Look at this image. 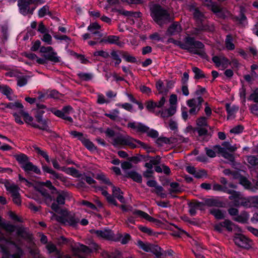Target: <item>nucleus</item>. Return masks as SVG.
<instances>
[{
    "mask_svg": "<svg viewBox=\"0 0 258 258\" xmlns=\"http://www.w3.org/2000/svg\"><path fill=\"white\" fill-rule=\"evenodd\" d=\"M144 133H146L148 136L152 138H156L158 137L159 135V134L157 131L153 129H150L148 126H147L146 131H144Z\"/></svg>",
    "mask_w": 258,
    "mask_h": 258,
    "instance_id": "55",
    "label": "nucleus"
},
{
    "mask_svg": "<svg viewBox=\"0 0 258 258\" xmlns=\"http://www.w3.org/2000/svg\"><path fill=\"white\" fill-rule=\"evenodd\" d=\"M98 248V245L95 242H92L89 247L81 244H79L77 246V248L79 250L82 251L85 253H89L93 250H97Z\"/></svg>",
    "mask_w": 258,
    "mask_h": 258,
    "instance_id": "14",
    "label": "nucleus"
},
{
    "mask_svg": "<svg viewBox=\"0 0 258 258\" xmlns=\"http://www.w3.org/2000/svg\"><path fill=\"white\" fill-rule=\"evenodd\" d=\"M34 148L35 151L37 152V153H38V154L42 156L44 158H45L47 162H50V160L49 159V156L45 151L42 150L40 148L37 146H34Z\"/></svg>",
    "mask_w": 258,
    "mask_h": 258,
    "instance_id": "45",
    "label": "nucleus"
},
{
    "mask_svg": "<svg viewBox=\"0 0 258 258\" xmlns=\"http://www.w3.org/2000/svg\"><path fill=\"white\" fill-rule=\"evenodd\" d=\"M100 26L97 23L90 24L87 28V30L90 31L92 34L97 36L96 39H99L103 36L102 33L99 31Z\"/></svg>",
    "mask_w": 258,
    "mask_h": 258,
    "instance_id": "13",
    "label": "nucleus"
},
{
    "mask_svg": "<svg viewBox=\"0 0 258 258\" xmlns=\"http://www.w3.org/2000/svg\"><path fill=\"white\" fill-rule=\"evenodd\" d=\"M230 194L231 195L229 197V199L233 201V205L236 207H239L242 195L238 191L232 190H231Z\"/></svg>",
    "mask_w": 258,
    "mask_h": 258,
    "instance_id": "17",
    "label": "nucleus"
},
{
    "mask_svg": "<svg viewBox=\"0 0 258 258\" xmlns=\"http://www.w3.org/2000/svg\"><path fill=\"white\" fill-rule=\"evenodd\" d=\"M169 43H174L179 46L183 49L187 50L190 53L198 54L203 57H204L205 53L204 51V45L200 41H196L194 38L186 37L183 42L177 41L172 38L168 40Z\"/></svg>",
    "mask_w": 258,
    "mask_h": 258,
    "instance_id": "1",
    "label": "nucleus"
},
{
    "mask_svg": "<svg viewBox=\"0 0 258 258\" xmlns=\"http://www.w3.org/2000/svg\"><path fill=\"white\" fill-rule=\"evenodd\" d=\"M151 16L153 20L159 25L162 26L170 21L168 13L158 5L150 6Z\"/></svg>",
    "mask_w": 258,
    "mask_h": 258,
    "instance_id": "2",
    "label": "nucleus"
},
{
    "mask_svg": "<svg viewBox=\"0 0 258 258\" xmlns=\"http://www.w3.org/2000/svg\"><path fill=\"white\" fill-rule=\"evenodd\" d=\"M193 72L195 73L196 79H200L205 78V76L203 74V72L197 67H193L192 68Z\"/></svg>",
    "mask_w": 258,
    "mask_h": 258,
    "instance_id": "56",
    "label": "nucleus"
},
{
    "mask_svg": "<svg viewBox=\"0 0 258 258\" xmlns=\"http://www.w3.org/2000/svg\"><path fill=\"white\" fill-rule=\"evenodd\" d=\"M249 218V215L246 212H242L240 215H237L236 217L233 218V220L238 222L244 223H246Z\"/></svg>",
    "mask_w": 258,
    "mask_h": 258,
    "instance_id": "32",
    "label": "nucleus"
},
{
    "mask_svg": "<svg viewBox=\"0 0 258 258\" xmlns=\"http://www.w3.org/2000/svg\"><path fill=\"white\" fill-rule=\"evenodd\" d=\"M203 1L205 5L209 8L214 13H218L220 11L219 7L211 2V0Z\"/></svg>",
    "mask_w": 258,
    "mask_h": 258,
    "instance_id": "39",
    "label": "nucleus"
},
{
    "mask_svg": "<svg viewBox=\"0 0 258 258\" xmlns=\"http://www.w3.org/2000/svg\"><path fill=\"white\" fill-rule=\"evenodd\" d=\"M137 245L140 248L143 249L146 252H149L150 251V246L151 245V244L148 243V242H144L141 240H139L137 241Z\"/></svg>",
    "mask_w": 258,
    "mask_h": 258,
    "instance_id": "46",
    "label": "nucleus"
},
{
    "mask_svg": "<svg viewBox=\"0 0 258 258\" xmlns=\"http://www.w3.org/2000/svg\"><path fill=\"white\" fill-rule=\"evenodd\" d=\"M176 112V106L170 105L168 108H165L159 111L160 117L163 118H167L173 115Z\"/></svg>",
    "mask_w": 258,
    "mask_h": 258,
    "instance_id": "12",
    "label": "nucleus"
},
{
    "mask_svg": "<svg viewBox=\"0 0 258 258\" xmlns=\"http://www.w3.org/2000/svg\"><path fill=\"white\" fill-rule=\"evenodd\" d=\"M196 123L198 127H208L207 118L204 116L198 118L196 120Z\"/></svg>",
    "mask_w": 258,
    "mask_h": 258,
    "instance_id": "53",
    "label": "nucleus"
},
{
    "mask_svg": "<svg viewBox=\"0 0 258 258\" xmlns=\"http://www.w3.org/2000/svg\"><path fill=\"white\" fill-rule=\"evenodd\" d=\"M239 107L236 105H231L229 104H226V109L228 113V118L234 117L236 113L238 111Z\"/></svg>",
    "mask_w": 258,
    "mask_h": 258,
    "instance_id": "28",
    "label": "nucleus"
},
{
    "mask_svg": "<svg viewBox=\"0 0 258 258\" xmlns=\"http://www.w3.org/2000/svg\"><path fill=\"white\" fill-rule=\"evenodd\" d=\"M14 157L20 165L21 168L29 161V158L24 154L20 153L16 154L14 155Z\"/></svg>",
    "mask_w": 258,
    "mask_h": 258,
    "instance_id": "26",
    "label": "nucleus"
},
{
    "mask_svg": "<svg viewBox=\"0 0 258 258\" xmlns=\"http://www.w3.org/2000/svg\"><path fill=\"white\" fill-rule=\"evenodd\" d=\"M160 162V157L156 156V157H151L149 162H146L145 167L147 168L153 169L154 165H156Z\"/></svg>",
    "mask_w": 258,
    "mask_h": 258,
    "instance_id": "31",
    "label": "nucleus"
},
{
    "mask_svg": "<svg viewBox=\"0 0 258 258\" xmlns=\"http://www.w3.org/2000/svg\"><path fill=\"white\" fill-rule=\"evenodd\" d=\"M182 31L180 25L177 22L172 24L168 28L166 32L167 35H175L179 34Z\"/></svg>",
    "mask_w": 258,
    "mask_h": 258,
    "instance_id": "16",
    "label": "nucleus"
},
{
    "mask_svg": "<svg viewBox=\"0 0 258 258\" xmlns=\"http://www.w3.org/2000/svg\"><path fill=\"white\" fill-rule=\"evenodd\" d=\"M20 114L24 117V119L26 123H28L30 125L32 123H33L32 122L33 120V117L30 116L29 114L27 112H25L24 109L22 110L20 112Z\"/></svg>",
    "mask_w": 258,
    "mask_h": 258,
    "instance_id": "51",
    "label": "nucleus"
},
{
    "mask_svg": "<svg viewBox=\"0 0 258 258\" xmlns=\"http://www.w3.org/2000/svg\"><path fill=\"white\" fill-rule=\"evenodd\" d=\"M92 233L95 234L99 238L117 241L121 237V234L117 233L115 235L109 229H103L102 230H92Z\"/></svg>",
    "mask_w": 258,
    "mask_h": 258,
    "instance_id": "4",
    "label": "nucleus"
},
{
    "mask_svg": "<svg viewBox=\"0 0 258 258\" xmlns=\"http://www.w3.org/2000/svg\"><path fill=\"white\" fill-rule=\"evenodd\" d=\"M127 126L138 132H144L147 130V126L141 122H130Z\"/></svg>",
    "mask_w": 258,
    "mask_h": 258,
    "instance_id": "18",
    "label": "nucleus"
},
{
    "mask_svg": "<svg viewBox=\"0 0 258 258\" xmlns=\"http://www.w3.org/2000/svg\"><path fill=\"white\" fill-rule=\"evenodd\" d=\"M203 101L204 100L201 96L188 100L186 104L190 108L189 113L190 114L196 115L200 110Z\"/></svg>",
    "mask_w": 258,
    "mask_h": 258,
    "instance_id": "5",
    "label": "nucleus"
},
{
    "mask_svg": "<svg viewBox=\"0 0 258 258\" xmlns=\"http://www.w3.org/2000/svg\"><path fill=\"white\" fill-rule=\"evenodd\" d=\"M230 152L227 151H220L219 154H220L225 158L228 159L230 161H232L234 159L232 154L229 153Z\"/></svg>",
    "mask_w": 258,
    "mask_h": 258,
    "instance_id": "63",
    "label": "nucleus"
},
{
    "mask_svg": "<svg viewBox=\"0 0 258 258\" xmlns=\"http://www.w3.org/2000/svg\"><path fill=\"white\" fill-rule=\"evenodd\" d=\"M248 163L252 166L258 165V158L254 156H248L247 157Z\"/></svg>",
    "mask_w": 258,
    "mask_h": 258,
    "instance_id": "60",
    "label": "nucleus"
},
{
    "mask_svg": "<svg viewBox=\"0 0 258 258\" xmlns=\"http://www.w3.org/2000/svg\"><path fill=\"white\" fill-rule=\"evenodd\" d=\"M188 9L192 13L194 18L197 21H202L203 20V18H204V14L196 8L194 4L189 5Z\"/></svg>",
    "mask_w": 258,
    "mask_h": 258,
    "instance_id": "21",
    "label": "nucleus"
},
{
    "mask_svg": "<svg viewBox=\"0 0 258 258\" xmlns=\"http://www.w3.org/2000/svg\"><path fill=\"white\" fill-rule=\"evenodd\" d=\"M121 53L118 51L112 50L110 52V56L113 62V66L117 67L121 62V59L120 57L119 54Z\"/></svg>",
    "mask_w": 258,
    "mask_h": 258,
    "instance_id": "27",
    "label": "nucleus"
},
{
    "mask_svg": "<svg viewBox=\"0 0 258 258\" xmlns=\"http://www.w3.org/2000/svg\"><path fill=\"white\" fill-rule=\"evenodd\" d=\"M217 146H218V145H215V146H213L212 148H206L205 151L206 152V154L209 157H211V158H213V157H216V153H219V152H220V150H218V149H216V147Z\"/></svg>",
    "mask_w": 258,
    "mask_h": 258,
    "instance_id": "41",
    "label": "nucleus"
},
{
    "mask_svg": "<svg viewBox=\"0 0 258 258\" xmlns=\"http://www.w3.org/2000/svg\"><path fill=\"white\" fill-rule=\"evenodd\" d=\"M194 176L197 178L206 177L207 176V173L205 170H196Z\"/></svg>",
    "mask_w": 258,
    "mask_h": 258,
    "instance_id": "62",
    "label": "nucleus"
},
{
    "mask_svg": "<svg viewBox=\"0 0 258 258\" xmlns=\"http://www.w3.org/2000/svg\"><path fill=\"white\" fill-rule=\"evenodd\" d=\"M81 141L88 150L91 151H94L96 150V148L93 143L85 137H82Z\"/></svg>",
    "mask_w": 258,
    "mask_h": 258,
    "instance_id": "33",
    "label": "nucleus"
},
{
    "mask_svg": "<svg viewBox=\"0 0 258 258\" xmlns=\"http://www.w3.org/2000/svg\"><path fill=\"white\" fill-rule=\"evenodd\" d=\"M79 77L83 81H88L91 80L93 77L92 73L80 72L78 74Z\"/></svg>",
    "mask_w": 258,
    "mask_h": 258,
    "instance_id": "50",
    "label": "nucleus"
},
{
    "mask_svg": "<svg viewBox=\"0 0 258 258\" xmlns=\"http://www.w3.org/2000/svg\"><path fill=\"white\" fill-rule=\"evenodd\" d=\"M146 108L150 111H153L154 109L157 107L155 102L153 100H149L146 103Z\"/></svg>",
    "mask_w": 258,
    "mask_h": 258,
    "instance_id": "61",
    "label": "nucleus"
},
{
    "mask_svg": "<svg viewBox=\"0 0 258 258\" xmlns=\"http://www.w3.org/2000/svg\"><path fill=\"white\" fill-rule=\"evenodd\" d=\"M233 240L237 245L244 248H249L252 244L251 241L242 234H236Z\"/></svg>",
    "mask_w": 258,
    "mask_h": 258,
    "instance_id": "7",
    "label": "nucleus"
},
{
    "mask_svg": "<svg viewBox=\"0 0 258 258\" xmlns=\"http://www.w3.org/2000/svg\"><path fill=\"white\" fill-rule=\"evenodd\" d=\"M119 37L115 35L107 36L100 40V42L109 44H115L120 47L122 46L123 43L119 41Z\"/></svg>",
    "mask_w": 258,
    "mask_h": 258,
    "instance_id": "15",
    "label": "nucleus"
},
{
    "mask_svg": "<svg viewBox=\"0 0 258 258\" xmlns=\"http://www.w3.org/2000/svg\"><path fill=\"white\" fill-rule=\"evenodd\" d=\"M122 57L125 61L130 62H136L137 59L134 56L130 55L127 52H124L122 53Z\"/></svg>",
    "mask_w": 258,
    "mask_h": 258,
    "instance_id": "59",
    "label": "nucleus"
},
{
    "mask_svg": "<svg viewBox=\"0 0 258 258\" xmlns=\"http://www.w3.org/2000/svg\"><path fill=\"white\" fill-rule=\"evenodd\" d=\"M22 168L27 173L33 172L38 174L41 173L40 170L30 161L23 166Z\"/></svg>",
    "mask_w": 258,
    "mask_h": 258,
    "instance_id": "19",
    "label": "nucleus"
},
{
    "mask_svg": "<svg viewBox=\"0 0 258 258\" xmlns=\"http://www.w3.org/2000/svg\"><path fill=\"white\" fill-rule=\"evenodd\" d=\"M52 112L58 117L73 122V118L69 115L74 112V109L70 105L64 106L61 110H53Z\"/></svg>",
    "mask_w": 258,
    "mask_h": 258,
    "instance_id": "6",
    "label": "nucleus"
},
{
    "mask_svg": "<svg viewBox=\"0 0 258 258\" xmlns=\"http://www.w3.org/2000/svg\"><path fill=\"white\" fill-rule=\"evenodd\" d=\"M119 113V111L117 109H115L112 110L109 113H105V115L114 120L118 118Z\"/></svg>",
    "mask_w": 258,
    "mask_h": 258,
    "instance_id": "49",
    "label": "nucleus"
},
{
    "mask_svg": "<svg viewBox=\"0 0 258 258\" xmlns=\"http://www.w3.org/2000/svg\"><path fill=\"white\" fill-rule=\"evenodd\" d=\"M112 187V195L117 198L121 203H124L125 200L123 197V192L119 187L114 186L112 184L110 185Z\"/></svg>",
    "mask_w": 258,
    "mask_h": 258,
    "instance_id": "22",
    "label": "nucleus"
},
{
    "mask_svg": "<svg viewBox=\"0 0 258 258\" xmlns=\"http://www.w3.org/2000/svg\"><path fill=\"white\" fill-rule=\"evenodd\" d=\"M150 249L149 252L154 253L157 258L162 255L161 248L157 245L151 244Z\"/></svg>",
    "mask_w": 258,
    "mask_h": 258,
    "instance_id": "43",
    "label": "nucleus"
},
{
    "mask_svg": "<svg viewBox=\"0 0 258 258\" xmlns=\"http://www.w3.org/2000/svg\"><path fill=\"white\" fill-rule=\"evenodd\" d=\"M49 121L46 120L45 119H43L42 121L39 123V125L36 124V123H32L31 125L35 128H38L40 130L48 131V123Z\"/></svg>",
    "mask_w": 258,
    "mask_h": 258,
    "instance_id": "34",
    "label": "nucleus"
},
{
    "mask_svg": "<svg viewBox=\"0 0 258 258\" xmlns=\"http://www.w3.org/2000/svg\"><path fill=\"white\" fill-rule=\"evenodd\" d=\"M222 146V147H221L218 145V146L216 147V149L220 150V151H227L230 152H232L235 151L237 148L235 145L232 146L227 142H224Z\"/></svg>",
    "mask_w": 258,
    "mask_h": 258,
    "instance_id": "25",
    "label": "nucleus"
},
{
    "mask_svg": "<svg viewBox=\"0 0 258 258\" xmlns=\"http://www.w3.org/2000/svg\"><path fill=\"white\" fill-rule=\"evenodd\" d=\"M0 226L8 232H12L15 230V226L9 223L4 222L2 221L0 223Z\"/></svg>",
    "mask_w": 258,
    "mask_h": 258,
    "instance_id": "48",
    "label": "nucleus"
},
{
    "mask_svg": "<svg viewBox=\"0 0 258 258\" xmlns=\"http://www.w3.org/2000/svg\"><path fill=\"white\" fill-rule=\"evenodd\" d=\"M128 176L133 179L134 181L138 182L142 181V176L135 171H132L128 173Z\"/></svg>",
    "mask_w": 258,
    "mask_h": 258,
    "instance_id": "44",
    "label": "nucleus"
},
{
    "mask_svg": "<svg viewBox=\"0 0 258 258\" xmlns=\"http://www.w3.org/2000/svg\"><path fill=\"white\" fill-rule=\"evenodd\" d=\"M46 14L51 15L49 11V7L47 5L44 6L38 11V16L39 17H43Z\"/></svg>",
    "mask_w": 258,
    "mask_h": 258,
    "instance_id": "54",
    "label": "nucleus"
},
{
    "mask_svg": "<svg viewBox=\"0 0 258 258\" xmlns=\"http://www.w3.org/2000/svg\"><path fill=\"white\" fill-rule=\"evenodd\" d=\"M133 214L138 217L143 218L150 222H152L157 225H159L161 222L156 219L151 217L148 214L141 210H135L133 212Z\"/></svg>",
    "mask_w": 258,
    "mask_h": 258,
    "instance_id": "11",
    "label": "nucleus"
},
{
    "mask_svg": "<svg viewBox=\"0 0 258 258\" xmlns=\"http://www.w3.org/2000/svg\"><path fill=\"white\" fill-rule=\"evenodd\" d=\"M213 189L216 191H221L225 192L231 193V190L228 189L226 186H222L217 183L214 184Z\"/></svg>",
    "mask_w": 258,
    "mask_h": 258,
    "instance_id": "52",
    "label": "nucleus"
},
{
    "mask_svg": "<svg viewBox=\"0 0 258 258\" xmlns=\"http://www.w3.org/2000/svg\"><path fill=\"white\" fill-rule=\"evenodd\" d=\"M44 57L46 59L54 62H59L60 61L59 57L57 56L56 53L52 51L48 54H45Z\"/></svg>",
    "mask_w": 258,
    "mask_h": 258,
    "instance_id": "42",
    "label": "nucleus"
},
{
    "mask_svg": "<svg viewBox=\"0 0 258 258\" xmlns=\"http://www.w3.org/2000/svg\"><path fill=\"white\" fill-rule=\"evenodd\" d=\"M96 178L102 181V182L108 185H111L112 183L110 181L109 179L103 173H98L96 175Z\"/></svg>",
    "mask_w": 258,
    "mask_h": 258,
    "instance_id": "47",
    "label": "nucleus"
},
{
    "mask_svg": "<svg viewBox=\"0 0 258 258\" xmlns=\"http://www.w3.org/2000/svg\"><path fill=\"white\" fill-rule=\"evenodd\" d=\"M7 190L11 194L12 197L20 195L19 188L15 184L6 185Z\"/></svg>",
    "mask_w": 258,
    "mask_h": 258,
    "instance_id": "38",
    "label": "nucleus"
},
{
    "mask_svg": "<svg viewBox=\"0 0 258 258\" xmlns=\"http://www.w3.org/2000/svg\"><path fill=\"white\" fill-rule=\"evenodd\" d=\"M240 206L246 208L255 207L254 197L244 198L242 196L239 204V206Z\"/></svg>",
    "mask_w": 258,
    "mask_h": 258,
    "instance_id": "20",
    "label": "nucleus"
},
{
    "mask_svg": "<svg viewBox=\"0 0 258 258\" xmlns=\"http://www.w3.org/2000/svg\"><path fill=\"white\" fill-rule=\"evenodd\" d=\"M44 3L43 0H19L18 2V6L19 8L20 13L23 15H26L28 14L32 13L33 9L32 11L30 10L29 5L32 4L37 3L42 4Z\"/></svg>",
    "mask_w": 258,
    "mask_h": 258,
    "instance_id": "3",
    "label": "nucleus"
},
{
    "mask_svg": "<svg viewBox=\"0 0 258 258\" xmlns=\"http://www.w3.org/2000/svg\"><path fill=\"white\" fill-rule=\"evenodd\" d=\"M225 44L226 49L229 50H233L235 49V45L233 43V39L230 35H228L226 36Z\"/></svg>",
    "mask_w": 258,
    "mask_h": 258,
    "instance_id": "36",
    "label": "nucleus"
},
{
    "mask_svg": "<svg viewBox=\"0 0 258 258\" xmlns=\"http://www.w3.org/2000/svg\"><path fill=\"white\" fill-rule=\"evenodd\" d=\"M223 227L226 228V229L229 231H232L233 230L236 231L237 232H241L240 228L237 225L233 223L231 221L228 220H225L223 222Z\"/></svg>",
    "mask_w": 258,
    "mask_h": 258,
    "instance_id": "24",
    "label": "nucleus"
},
{
    "mask_svg": "<svg viewBox=\"0 0 258 258\" xmlns=\"http://www.w3.org/2000/svg\"><path fill=\"white\" fill-rule=\"evenodd\" d=\"M212 60L217 67L221 68L222 70L227 68L230 64L229 60L223 56H214Z\"/></svg>",
    "mask_w": 258,
    "mask_h": 258,
    "instance_id": "10",
    "label": "nucleus"
},
{
    "mask_svg": "<svg viewBox=\"0 0 258 258\" xmlns=\"http://www.w3.org/2000/svg\"><path fill=\"white\" fill-rule=\"evenodd\" d=\"M56 220L64 225H69L72 226H75L80 221L79 218L72 215L58 216L56 217Z\"/></svg>",
    "mask_w": 258,
    "mask_h": 258,
    "instance_id": "8",
    "label": "nucleus"
},
{
    "mask_svg": "<svg viewBox=\"0 0 258 258\" xmlns=\"http://www.w3.org/2000/svg\"><path fill=\"white\" fill-rule=\"evenodd\" d=\"M93 55L95 56H100L104 58H107L109 56V53L103 50H96L93 53Z\"/></svg>",
    "mask_w": 258,
    "mask_h": 258,
    "instance_id": "57",
    "label": "nucleus"
},
{
    "mask_svg": "<svg viewBox=\"0 0 258 258\" xmlns=\"http://www.w3.org/2000/svg\"><path fill=\"white\" fill-rule=\"evenodd\" d=\"M156 87L159 93L163 94H166L168 92L166 85L161 80H158L156 84Z\"/></svg>",
    "mask_w": 258,
    "mask_h": 258,
    "instance_id": "35",
    "label": "nucleus"
},
{
    "mask_svg": "<svg viewBox=\"0 0 258 258\" xmlns=\"http://www.w3.org/2000/svg\"><path fill=\"white\" fill-rule=\"evenodd\" d=\"M169 191L171 193H178L182 191V188L177 182H173L170 183Z\"/></svg>",
    "mask_w": 258,
    "mask_h": 258,
    "instance_id": "40",
    "label": "nucleus"
},
{
    "mask_svg": "<svg viewBox=\"0 0 258 258\" xmlns=\"http://www.w3.org/2000/svg\"><path fill=\"white\" fill-rule=\"evenodd\" d=\"M210 213L217 219H222L224 218L225 212L216 208H211Z\"/></svg>",
    "mask_w": 258,
    "mask_h": 258,
    "instance_id": "30",
    "label": "nucleus"
},
{
    "mask_svg": "<svg viewBox=\"0 0 258 258\" xmlns=\"http://www.w3.org/2000/svg\"><path fill=\"white\" fill-rule=\"evenodd\" d=\"M1 92L6 95L9 100L12 101L16 98V96L14 95L12 90L7 85H3Z\"/></svg>",
    "mask_w": 258,
    "mask_h": 258,
    "instance_id": "23",
    "label": "nucleus"
},
{
    "mask_svg": "<svg viewBox=\"0 0 258 258\" xmlns=\"http://www.w3.org/2000/svg\"><path fill=\"white\" fill-rule=\"evenodd\" d=\"M5 107L9 108L11 109H19L20 112L24 109V106L19 101H17L15 102H11L8 104H3Z\"/></svg>",
    "mask_w": 258,
    "mask_h": 258,
    "instance_id": "29",
    "label": "nucleus"
},
{
    "mask_svg": "<svg viewBox=\"0 0 258 258\" xmlns=\"http://www.w3.org/2000/svg\"><path fill=\"white\" fill-rule=\"evenodd\" d=\"M206 204L209 206H220L222 203L215 199H208L206 201Z\"/></svg>",
    "mask_w": 258,
    "mask_h": 258,
    "instance_id": "64",
    "label": "nucleus"
},
{
    "mask_svg": "<svg viewBox=\"0 0 258 258\" xmlns=\"http://www.w3.org/2000/svg\"><path fill=\"white\" fill-rule=\"evenodd\" d=\"M68 197V193L64 191H61L57 192V196L56 197V202L57 204L53 203L51 206V209L55 212H57L59 207L58 205H63L65 203L66 198Z\"/></svg>",
    "mask_w": 258,
    "mask_h": 258,
    "instance_id": "9",
    "label": "nucleus"
},
{
    "mask_svg": "<svg viewBox=\"0 0 258 258\" xmlns=\"http://www.w3.org/2000/svg\"><path fill=\"white\" fill-rule=\"evenodd\" d=\"M127 137H123L122 136H119L116 137L113 139L112 144L114 146H118V145H125V143H127Z\"/></svg>",
    "mask_w": 258,
    "mask_h": 258,
    "instance_id": "37",
    "label": "nucleus"
},
{
    "mask_svg": "<svg viewBox=\"0 0 258 258\" xmlns=\"http://www.w3.org/2000/svg\"><path fill=\"white\" fill-rule=\"evenodd\" d=\"M168 127L170 130L173 131L174 133H176L178 131V124L175 120L171 119L169 121Z\"/></svg>",
    "mask_w": 258,
    "mask_h": 258,
    "instance_id": "58",
    "label": "nucleus"
}]
</instances>
